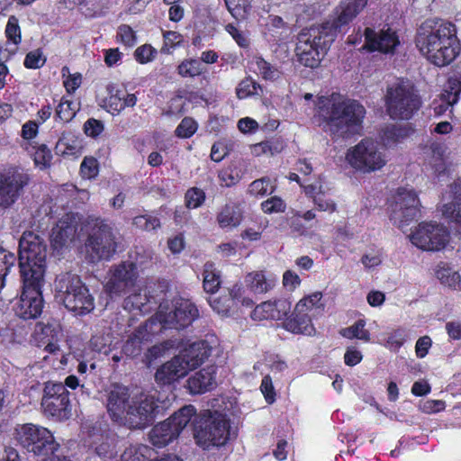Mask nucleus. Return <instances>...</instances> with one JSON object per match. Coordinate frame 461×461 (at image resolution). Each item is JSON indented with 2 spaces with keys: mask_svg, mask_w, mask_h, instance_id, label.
Here are the masks:
<instances>
[{
  "mask_svg": "<svg viewBox=\"0 0 461 461\" xmlns=\"http://www.w3.org/2000/svg\"><path fill=\"white\" fill-rule=\"evenodd\" d=\"M317 115L325 131L334 138H348L361 129L366 109L356 100L332 93L318 98Z\"/></svg>",
  "mask_w": 461,
  "mask_h": 461,
  "instance_id": "nucleus-1",
  "label": "nucleus"
},
{
  "mask_svg": "<svg viewBox=\"0 0 461 461\" xmlns=\"http://www.w3.org/2000/svg\"><path fill=\"white\" fill-rule=\"evenodd\" d=\"M415 43L420 52L438 67L450 64L461 50L455 24L441 19H428L422 23Z\"/></svg>",
  "mask_w": 461,
  "mask_h": 461,
  "instance_id": "nucleus-2",
  "label": "nucleus"
},
{
  "mask_svg": "<svg viewBox=\"0 0 461 461\" xmlns=\"http://www.w3.org/2000/svg\"><path fill=\"white\" fill-rule=\"evenodd\" d=\"M336 37V28L330 23L303 29L298 34L296 55L304 67L317 68Z\"/></svg>",
  "mask_w": 461,
  "mask_h": 461,
  "instance_id": "nucleus-3",
  "label": "nucleus"
},
{
  "mask_svg": "<svg viewBox=\"0 0 461 461\" xmlns=\"http://www.w3.org/2000/svg\"><path fill=\"white\" fill-rule=\"evenodd\" d=\"M210 354L211 348L207 342L195 341L162 365L157 370L155 379L158 384H170L201 366Z\"/></svg>",
  "mask_w": 461,
  "mask_h": 461,
  "instance_id": "nucleus-4",
  "label": "nucleus"
},
{
  "mask_svg": "<svg viewBox=\"0 0 461 461\" xmlns=\"http://www.w3.org/2000/svg\"><path fill=\"white\" fill-rule=\"evenodd\" d=\"M55 297L75 315L82 316L95 308V299L80 277L70 272L59 275L54 283Z\"/></svg>",
  "mask_w": 461,
  "mask_h": 461,
  "instance_id": "nucleus-5",
  "label": "nucleus"
},
{
  "mask_svg": "<svg viewBox=\"0 0 461 461\" xmlns=\"http://www.w3.org/2000/svg\"><path fill=\"white\" fill-rule=\"evenodd\" d=\"M384 104L391 119L407 121L419 111L421 100L410 81L401 80L387 87Z\"/></svg>",
  "mask_w": 461,
  "mask_h": 461,
  "instance_id": "nucleus-6",
  "label": "nucleus"
},
{
  "mask_svg": "<svg viewBox=\"0 0 461 461\" xmlns=\"http://www.w3.org/2000/svg\"><path fill=\"white\" fill-rule=\"evenodd\" d=\"M47 245L43 238L33 231H24L19 240V267L21 276L44 277Z\"/></svg>",
  "mask_w": 461,
  "mask_h": 461,
  "instance_id": "nucleus-7",
  "label": "nucleus"
},
{
  "mask_svg": "<svg viewBox=\"0 0 461 461\" xmlns=\"http://www.w3.org/2000/svg\"><path fill=\"white\" fill-rule=\"evenodd\" d=\"M85 228L90 230L86 242L88 260L93 263L109 260L116 251V242L112 228L97 217H88Z\"/></svg>",
  "mask_w": 461,
  "mask_h": 461,
  "instance_id": "nucleus-8",
  "label": "nucleus"
},
{
  "mask_svg": "<svg viewBox=\"0 0 461 461\" xmlns=\"http://www.w3.org/2000/svg\"><path fill=\"white\" fill-rule=\"evenodd\" d=\"M199 316V311L190 300L177 297L160 303L154 318L159 325L160 332L164 328L182 330L191 325Z\"/></svg>",
  "mask_w": 461,
  "mask_h": 461,
  "instance_id": "nucleus-9",
  "label": "nucleus"
},
{
  "mask_svg": "<svg viewBox=\"0 0 461 461\" xmlns=\"http://www.w3.org/2000/svg\"><path fill=\"white\" fill-rule=\"evenodd\" d=\"M14 437L27 452L34 456L53 454L59 447L48 429L32 423L17 424Z\"/></svg>",
  "mask_w": 461,
  "mask_h": 461,
  "instance_id": "nucleus-10",
  "label": "nucleus"
},
{
  "mask_svg": "<svg viewBox=\"0 0 461 461\" xmlns=\"http://www.w3.org/2000/svg\"><path fill=\"white\" fill-rule=\"evenodd\" d=\"M346 160L351 167L364 174L381 170L387 163L385 153L371 139H364L348 149Z\"/></svg>",
  "mask_w": 461,
  "mask_h": 461,
  "instance_id": "nucleus-11",
  "label": "nucleus"
},
{
  "mask_svg": "<svg viewBox=\"0 0 461 461\" xmlns=\"http://www.w3.org/2000/svg\"><path fill=\"white\" fill-rule=\"evenodd\" d=\"M230 437V423L225 415L214 412L203 417L195 426L194 438L203 448L226 444Z\"/></svg>",
  "mask_w": 461,
  "mask_h": 461,
  "instance_id": "nucleus-12",
  "label": "nucleus"
},
{
  "mask_svg": "<svg viewBox=\"0 0 461 461\" xmlns=\"http://www.w3.org/2000/svg\"><path fill=\"white\" fill-rule=\"evenodd\" d=\"M195 411L193 405L184 406L168 419L154 426L149 434L150 443L157 447H163L172 442L190 422Z\"/></svg>",
  "mask_w": 461,
  "mask_h": 461,
  "instance_id": "nucleus-13",
  "label": "nucleus"
},
{
  "mask_svg": "<svg viewBox=\"0 0 461 461\" xmlns=\"http://www.w3.org/2000/svg\"><path fill=\"white\" fill-rule=\"evenodd\" d=\"M21 280L22 294L15 307V313L23 320L36 319L41 316L44 306V277L21 276Z\"/></svg>",
  "mask_w": 461,
  "mask_h": 461,
  "instance_id": "nucleus-14",
  "label": "nucleus"
},
{
  "mask_svg": "<svg viewBox=\"0 0 461 461\" xmlns=\"http://www.w3.org/2000/svg\"><path fill=\"white\" fill-rule=\"evenodd\" d=\"M420 200L413 189L399 188L389 204L390 220L402 228L419 213Z\"/></svg>",
  "mask_w": 461,
  "mask_h": 461,
  "instance_id": "nucleus-15",
  "label": "nucleus"
},
{
  "mask_svg": "<svg viewBox=\"0 0 461 461\" xmlns=\"http://www.w3.org/2000/svg\"><path fill=\"white\" fill-rule=\"evenodd\" d=\"M411 243L427 251H438L446 247L449 240L447 228L436 221L420 222L410 236Z\"/></svg>",
  "mask_w": 461,
  "mask_h": 461,
  "instance_id": "nucleus-16",
  "label": "nucleus"
},
{
  "mask_svg": "<svg viewBox=\"0 0 461 461\" xmlns=\"http://www.w3.org/2000/svg\"><path fill=\"white\" fill-rule=\"evenodd\" d=\"M127 412L123 424L132 429H144L155 420L158 405L153 395L135 393Z\"/></svg>",
  "mask_w": 461,
  "mask_h": 461,
  "instance_id": "nucleus-17",
  "label": "nucleus"
},
{
  "mask_svg": "<svg viewBox=\"0 0 461 461\" xmlns=\"http://www.w3.org/2000/svg\"><path fill=\"white\" fill-rule=\"evenodd\" d=\"M31 177L23 168L11 167L0 174V205L9 207L22 195Z\"/></svg>",
  "mask_w": 461,
  "mask_h": 461,
  "instance_id": "nucleus-18",
  "label": "nucleus"
},
{
  "mask_svg": "<svg viewBox=\"0 0 461 461\" xmlns=\"http://www.w3.org/2000/svg\"><path fill=\"white\" fill-rule=\"evenodd\" d=\"M41 406L46 415L58 419H67L69 416V393L63 384L48 383L45 385Z\"/></svg>",
  "mask_w": 461,
  "mask_h": 461,
  "instance_id": "nucleus-19",
  "label": "nucleus"
},
{
  "mask_svg": "<svg viewBox=\"0 0 461 461\" xmlns=\"http://www.w3.org/2000/svg\"><path fill=\"white\" fill-rule=\"evenodd\" d=\"M110 277L105 285V290L112 296L121 295L131 288L135 287L138 277L136 266L129 261H123L110 269Z\"/></svg>",
  "mask_w": 461,
  "mask_h": 461,
  "instance_id": "nucleus-20",
  "label": "nucleus"
},
{
  "mask_svg": "<svg viewBox=\"0 0 461 461\" xmlns=\"http://www.w3.org/2000/svg\"><path fill=\"white\" fill-rule=\"evenodd\" d=\"M132 393L130 389L122 384H113L107 393V411L111 418L118 422L124 423L128 406L131 405Z\"/></svg>",
  "mask_w": 461,
  "mask_h": 461,
  "instance_id": "nucleus-21",
  "label": "nucleus"
},
{
  "mask_svg": "<svg viewBox=\"0 0 461 461\" xmlns=\"http://www.w3.org/2000/svg\"><path fill=\"white\" fill-rule=\"evenodd\" d=\"M364 35L365 48L370 51L393 53L400 44L399 36L392 28L382 29L379 32L366 28Z\"/></svg>",
  "mask_w": 461,
  "mask_h": 461,
  "instance_id": "nucleus-22",
  "label": "nucleus"
},
{
  "mask_svg": "<svg viewBox=\"0 0 461 461\" xmlns=\"http://www.w3.org/2000/svg\"><path fill=\"white\" fill-rule=\"evenodd\" d=\"M160 332L159 325L155 320H149L144 325L139 327L122 347L123 353L131 357L140 355L143 347L146 346L151 338Z\"/></svg>",
  "mask_w": 461,
  "mask_h": 461,
  "instance_id": "nucleus-23",
  "label": "nucleus"
},
{
  "mask_svg": "<svg viewBox=\"0 0 461 461\" xmlns=\"http://www.w3.org/2000/svg\"><path fill=\"white\" fill-rule=\"evenodd\" d=\"M442 214L461 231V179L455 181L442 194Z\"/></svg>",
  "mask_w": 461,
  "mask_h": 461,
  "instance_id": "nucleus-24",
  "label": "nucleus"
},
{
  "mask_svg": "<svg viewBox=\"0 0 461 461\" xmlns=\"http://www.w3.org/2000/svg\"><path fill=\"white\" fill-rule=\"evenodd\" d=\"M292 303L285 298L264 302L255 307L251 313L254 320H283L291 312Z\"/></svg>",
  "mask_w": 461,
  "mask_h": 461,
  "instance_id": "nucleus-25",
  "label": "nucleus"
},
{
  "mask_svg": "<svg viewBox=\"0 0 461 461\" xmlns=\"http://www.w3.org/2000/svg\"><path fill=\"white\" fill-rule=\"evenodd\" d=\"M60 334L59 325L57 323H37L33 339L38 347H43L44 351L55 354L59 350L58 344Z\"/></svg>",
  "mask_w": 461,
  "mask_h": 461,
  "instance_id": "nucleus-26",
  "label": "nucleus"
},
{
  "mask_svg": "<svg viewBox=\"0 0 461 461\" xmlns=\"http://www.w3.org/2000/svg\"><path fill=\"white\" fill-rule=\"evenodd\" d=\"M215 366H208L187 379V388L193 394L204 393L216 386Z\"/></svg>",
  "mask_w": 461,
  "mask_h": 461,
  "instance_id": "nucleus-27",
  "label": "nucleus"
},
{
  "mask_svg": "<svg viewBox=\"0 0 461 461\" xmlns=\"http://www.w3.org/2000/svg\"><path fill=\"white\" fill-rule=\"evenodd\" d=\"M87 443L102 459H112L117 454V439L113 435L100 433L94 429L88 436Z\"/></svg>",
  "mask_w": 461,
  "mask_h": 461,
  "instance_id": "nucleus-28",
  "label": "nucleus"
},
{
  "mask_svg": "<svg viewBox=\"0 0 461 461\" xmlns=\"http://www.w3.org/2000/svg\"><path fill=\"white\" fill-rule=\"evenodd\" d=\"M367 5V0H345L336 8V18L327 21L336 28V33L343 26L349 23Z\"/></svg>",
  "mask_w": 461,
  "mask_h": 461,
  "instance_id": "nucleus-29",
  "label": "nucleus"
},
{
  "mask_svg": "<svg viewBox=\"0 0 461 461\" xmlns=\"http://www.w3.org/2000/svg\"><path fill=\"white\" fill-rule=\"evenodd\" d=\"M137 103V97L134 94H129L123 89L109 90V95L106 98L105 105L107 111L113 115H118L126 107H133Z\"/></svg>",
  "mask_w": 461,
  "mask_h": 461,
  "instance_id": "nucleus-30",
  "label": "nucleus"
},
{
  "mask_svg": "<svg viewBox=\"0 0 461 461\" xmlns=\"http://www.w3.org/2000/svg\"><path fill=\"white\" fill-rule=\"evenodd\" d=\"M283 327L294 334L312 335L315 330L312 324V319L307 312H297L296 309L283 323Z\"/></svg>",
  "mask_w": 461,
  "mask_h": 461,
  "instance_id": "nucleus-31",
  "label": "nucleus"
},
{
  "mask_svg": "<svg viewBox=\"0 0 461 461\" xmlns=\"http://www.w3.org/2000/svg\"><path fill=\"white\" fill-rule=\"evenodd\" d=\"M82 144L79 136L72 131H64L59 138L55 150L61 156H78Z\"/></svg>",
  "mask_w": 461,
  "mask_h": 461,
  "instance_id": "nucleus-32",
  "label": "nucleus"
},
{
  "mask_svg": "<svg viewBox=\"0 0 461 461\" xmlns=\"http://www.w3.org/2000/svg\"><path fill=\"white\" fill-rule=\"evenodd\" d=\"M245 282L254 293L264 294L276 286L277 278L273 275L267 276L263 271H256L249 273Z\"/></svg>",
  "mask_w": 461,
  "mask_h": 461,
  "instance_id": "nucleus-33",
  "label": "nucleus"
},
{
  "mask_svg": "<svg viewBox=\"0 0 461 461\" xmlns=\"http://www.w3.org/2000/svg\"><path fill=\"white\" fill-rule=\"evenodd\" d=\"M76 233V227L68 221V218L60 219L55 227H53L50 240L52 246L56 249H61L68 241L73 240Z\"/></svg>",
  "mask_w": 461,
  "mask_h": 461,
  "instance_id": "nucleus-34",
  "label": "nucleus"
},
{
  "mask_svg": "<svg viewBox=\"0 0 461 461\" xmlns=\"http://www.w3.org/2000/svg\"><path fill=\"white\" fill-rule=\"evenodd\" d=\"M307 196L312 197L314 204L320 211L333 212L336 211V203L330 198L325 196V192L321 182L303 186Z\"/></svg>",
  "mask_w": 461,
  "mask_h": 461,
  "instance_id": "nucleus-35",
  "label": "nucleus"
},
{
  "mask_svg": "<svg viewBox=\"0 0 461 461\" xmlns=\"http://www.w3.org/2000/svg\"><path fill=\"white\" fill-rule=\"evenodd\" d=\"M242 212L239 205L228 203L221 208L217 215V221L221 228H234L240 224Z\"/></svg>",
  "mask_w": 461,
  "mask_h": 461,
  "instance_id": "nucleus-36",
  "label": "nucleus"
},
{
  "mask_svg": "<svg viewBox=\"0 0 461 461\" xmlns=\"http://www.w3.org/2000/svg\"><path fill=\"white\" fill-rule=\"evenodd\" d=\"M249 68L265 80L274 81L280 76L279 70L261 57H254L249 61Z\"/></svg>",
  "mask_w": 461,
  "mask_h": 461,
  "instance_id": "nucleus-37",
  "label": "nucleus"
},
{
  "mask_svg": "<svg viewBox=\"0 0 461 461\" xmlns=\"http://www.w3.org/2000/svg\"><path fill=\"white\" fill-rule=\"evenodd\" d=\"M26 149L37 167L45 169L50 167L52 153L46 144L31 145V147H26Z\"/></svg>",
  "mask_w": 461,
  "mask_h": 461,
  "instance_id": "nucleus-38",
  "label": "nucleus"
},
{
  "mask_svg": "<svg viewBox=\"0 0 461 461\" xmlns=\"http://www.w3.org/2000/svg\"><path fill=\"white\" fill-rule=\"evenodd\" d=\"M411 133V129L406 126H387L382 133L381 139L384 146L391 148L402 142Z\"/></svg>",
  "mask_w": 461,
  "mask_h": 461,
  "instance_id": "nucleus-39",
  "label": "nucleus"
},
{
  "mask_svg": "<svg viewBox=\"0 0 461 461\" xmlns=\"http://www.w3.org/2000/svg\"><path fill=\"white\" fill-rule=\"evenodd\" d=\"M431 153V159L429 165L434 169L435 174L440 176L447 169L445 161L446 146L444 143L433 141L429 148Z\"/></svg>",
  "mask_w": 461,
  "mask_h": 461,
  "instance_id": "nucleus-40",
  "label": "nucleus"
},
{
  "mask_svg": "<svg viewBox=\"0 0 461 461\" xmlns=\"http://www.w3.org/2000/svg\"><path fill=\"white\" fill-rule=\"evenodd\" d=\"M203 276L204 291L209 294L216 293L221 285V275L214 263L209 261L204 264Z\"/></svg>",
  "mask_w": 461,
  "mask_h": 461,
  "instance_id": "nucleus-41",
  "label": "nucleus"
},
{
  "mask_svg": "<svg viewBox=\"0 0 461 461\" xmlns=\"http://www.w3.org/2000/svg\"><path fill=\"white\" fill-rule=\"evenodd\" d=\"M149 302V295H148L146 293L142 294L140 288H134V292L125 298L123 308L129 312L138 311L140 313H144L148 312L146 305Z\"/></svg>",
  "mask_w": 461,
  "mask_h": 461,
  "instance_id": "nucleus-42",
  "label": "nucleus"
},
{
  "mask_svg": "<svg viewBox=\"0 0 461 461\" xmlns=\"http://www.w3.org/2000/svg\"><path fill=\"white\" fill-rule=\"evenodd\" d=\"M436 276L444 285L455 290H461V276L458 272L446 265H438Z\"/></svg>",
  "mask_w": 461,
  "mask_h": 461,
  "instance_id": "nucleus-43",
  "label": "nucleus"
},
{
  "mask_svg": "<svg viewBox=\"0 0 461 461\" xmlns=\"http://www.w3.org/2000/svg\"><path fill=\"white\" fill-rule=\"evenodd\" d=\"M275 190L276 185L268 176L254 180L248 188L249 194L254 196H265Z\"/></svg>",
  "mask_w": 461,
  "mask_h": 461,
  "instance_id": "nucleus-44",
  "label": "nucleus"
},
{
  "mask_svg": "<svg viewBox=\"0 0 461 461\" xmlns=\"http://www.w3.org/2000/svg\"><path fill=\"white\" fill-rule=\"evenodd\" d=\"M366 321L358 320L352 326L341 330L340 334L347 339H357L366 342L370 340V333L365 329Z\"/></svg>",
  "mask_w": 461,
  "mask_h": 461,
  "instance_id": "nucleus-45",
  "label": "nucleus"
},
{
  "mask_svg": "<svg viewBox=\"0 0 461 461\" xmlns=\"http://www.w3.org/2000/svg\"><path fill=\"white\" fill-rule=\"evenodd\" d=\"M322 294L321 292H314L310 295L302 298L295 305L297 312H307L309 314L314 309H320L323 307L321 303Z\"/></svg>",
  "mask_w": 461,
  "mask_h": 461,
  "instance_id": "nucleus-46",
  "label": "nucleus"
},
{
  "mask_svg": "<svg viewBox=\"0 0 461 461\" xmlns=\"http://www.w3.org/2000/svg\"><path fill=\"white\" fill-rule=\"evenodd\" d=\"M131 258L132 260L129 262L134 264L136 266V271H138L139 268H148L153 263L155 255L151 249L140 248L137 249L134 251V256L131 255Z\"/></svg>",
  "mask_w": 461,
  "mask_h": 461,
  "instance_id": "nucleus-47",
  "label": "nucleus"
},
{
  "mask_svg": "<svg viewBox=\"0 0 461 461\" xmlns=\"http://www.w3.org/2000/svg\"><path fill=\"white\" fill-rule=\"evenodd\" d=\"M179 75L184 77H194L201 75L204 68L199 59H190L182 61L177 68Z\"/></svg>",
  "mask_w": 461,
  "mask_h": 461,
  "instance_id": "nucleus-48",
  "label": "nucleus"
},
{
  "mask_svg": "<svg viewBox=\"0 0 461 461\" xmlns=\"http://www.w3.org/2000/svg\"><path fill=\"white\" fill-rule=\"evenodd\" d=\"M150 449L144 445L130 446L121 456V461H146Z\"/></svg>",
  "mask_w": 461,
  "mask_h": 461,
  "instance_id": "nucleus-49",
  "label": "nucleus"
},
{
  "mask_svg": "<svg viewBox=\"0 0 461 461\" xmlns=\"http://www.w3.org/2000/svg\"><path fill=\"white\" fill-rule=\"evenodd\" d=\"M445 96L449 104H455L459 99L461 93V73L449 77L445 90Z\"/></svg>",
  "mask_w": 461,
  "mask_h": 461,
  "instance_id": "nucleus-50",
  "label": "nucleus"
},
{
  "mask_svg": "<svg viewBox=\"0 0 461 461\" xmlns=\"http://www.w3.org/2000/svg\"><path fill=\"white\" fill-rule=\"evenodd\" d=\"M224 3L230 14L236 20H244L250 10L248 0H224Z\"/></svg>",
  "mask_w": 461,
  "mask_h": 461,
  "instance_id": "nucleus-51",
  "label": "nucleus"
},
{
  "mask_svg": "<svg viewBox=\"0 0 461 461\" xmlns=\"http://www.w3.org/2000/svg\"><path fill=\"white\" fill-rule=\"evenodd\" d=\"M77 111V104L62 98L56 110V116L63 122H70Z\"/></svg>",
  "mask_w": 461,
  "mask_h": 461,
  "instance_id": "nucleus-52",
  "label": "nucleus"
},
{
  "mask_svg": "<svg viewBox=\"0 0 461 461\" xmlns=\"http://www.w3.org/2000/svg\"><path fill=\"white\" fill-rule=\"evenodd\" d=\"M407 339V332L404 329L399 328L388 333L384 346L391 351L397 352L404 344Z\"/></svg>",
  "mask_w": 461,
  "mask_h": 461,
  "instance_id": "nucleus-53",
  "label": "nucleus"
},
{
  "mask_svg": "<svg viewBox=\"0 0 461 461\" xmlns=\"http://www.w3.org/2000/svg\"><path fill=\"white\" fill-rule=\"evenodd\" d=\"M5 33V36L8 40V41L14 43L16 46L21 43V41H22L21 28L19 26V21L16 16L11 15L8 18Z\"/></svg>",
  "mask_w": 461,
  "mask_h": 461,
  "instance_id": "nucleus-54",
  "label": "nucleus"
},
{
  "mask_svg": "<svg viewBox=\"0 0 461 461\" xmlns=\"http://www.w3.org/2000/svg\"><path fill=\"white\" fill-rule=\"evenodd\" d=\"M132 224L140 230L150 231L160 227V221L156 216L145 214L134 217Z\"/></svg>",
  "mask_w": 461,
  "mask_h": 461,
  "instance_id": "nucleus-55",
  "label": "nucleus"
},
{
  "mask_svg": "<svg viewBox=\"0 0 461 461\" xmlns=\"http://www.w3.org/2000/svg\"><path fill=\"white\" fill-rule=\"evenodd\" d=\"M185 205L188 209L200 207L205 200V193L197 187L188 189L185 195Z\"/></svg>",
  "mask_w": 461,
  "mask_h": 461,
  "instance_id": "nucleus-56",
  "label": "nucleus"
},
{
  "mask_svg": "<svg viewBox=\"0 0 461 461\" xmlns=\"http://www.w3.org/2000/svg\"><path fill=\"white\" fill-rule=\"evenodd\" d=\"M198 124L191 117H185L176 127L175 133L177 137L187 139L192 137L197 131Z\"/></svg>",
  "mask_w": 461,
  "mask_h": 461,
  "instance_id": "nucleus-57",
  "label": "nucleus"
},
{
  "mask_svg": "<svg viewBox=\"0 0 461 461\" xmlns=\"http://www.w3.org/2000/svg\"><path fill=\"white\" fill-rule=\"evenodd\" d=\"M225 30L240 48H249L250 41L248 32L240 30L233 23H228Z\"/></svg>",
  "mask_w": 461,
  "mask_h": 461,
  "instance_id": "nucleus-58",
  "label": "nucleus"
},
{
  "mask_svg": "<svg viewBox=\"0 0 461 461\" xmlns=\"http://www.w3.org/2000/svg\"><path fill=\"white\" fill-rule=\"evenodd\" d=\"M259 86L251 78L243 79L236 88L238 98L245 99L249 96L258 95Z\"/></svg>",
  "mask_w": 461,
  "mask_h": 461,
  "instance_id": "nucleus-59",
  "label": "nucleus"
},
{
  "mask_svg": "<svg viewBox=\"0 0 461 461\" xmlns=\"http://www.w3.org/2000/svg\"><path fill=\"white\" fill-rule=\"evenodd\" d=\"M99 172L98 161L93 157H86L80 166V173L84 178H95Z\"/></svg>",
  "mask_w": 461,
  "mask_h": 461,
  "instance_id": "nucleus-60",
  "label": "nucleus"
},
{
  "mask_svg": "<svg viewBox=\"0 0 461 461\" xmlns=\"http://www.w3.org/2000/svg\"><path fill=\"white\" fill-rule=\"evenodd\" d=\"M285 203L278 196H272L271 198L261 203V209L265 213H277L285 211Z\"/></svg>",
  "mask_w": 461,
  "mask_h": 461,
  "instance_id": "nucleus-61",
  "label": "nucleus"
},
{
  "mask_svg": "<svg viewBox=\"0 0 461 461\" xmlns=\"http://www.w3.org/2000/svg\"><path fill=\"white\" fill-rule=\"evenodd\" d=\"M209 303L212 310L221 315H228L233 306L232 301L227 296L219 298H210Z\"/></svg>",
  "mask_w": 461,
  "mask_h": 461,
  "instance_id": "nucleus-62",
  "label": "nucleus"
},
{
  "mask_svg": "<svg viewBox=\"0 0 461 461\" xmlns=\"http://www.w3.org/2000/svg\"><path fill=\"white\" fill-rule=\"evenodd\" d=\"M93 350L103 353L104 355L109 354L111 351L112 340L109 336L95 335L90 340Z\"/></svg>",
  "mask_w": 461,
  "mask_h": 461,
  "instance_id": "nucleus-63",
  "label": "nucleus"
},
{
  "mask_svg": "<svg viewBox=\"0 0 461 461\" xmlns=\"http://www.w3.org/2000/svg\"><path fill=\"white\" fill-rule=\"evenodd\" d=\"M46 62V58L43 56L41 50L30 51L24 59V66L30 69H36L41 68Z\"/></svg>",
  "mask_w": 461,
  "mask_h": 461,
  "instance_id": "nucleus-64",
  "label": "nucleus"
}]
</instances>
